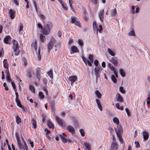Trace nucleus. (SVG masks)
<instances>
[{
	"mask_svg": "<svg viewBox=\"0 0 150 150\" xmlns=\"http://www.w3.org/2000/svg\"><path fill=\"white\" fill-rule=\"evenodd\" d=\"M18 45V41L15 40H13L12 49L16 55H18L20 52Z\"/></svg>",
	"mask_w": 150,
	"mask_h": 150,
	"instance_id": "7ed1b4c3",
	"label": "nucleus"
},
{
	"mask_svg": "<svg viewBox=\"0 0 150 150\" xmlns=\"http://www.w3.org/2000/svg\"><path fill=\"white\" fill-rule=\"evenodd\" d=\"M142 133L144 141H146L148 139L149 137V132L146 131L144 130L143 131Z\"/></svg>",
	"mask_w": 150,
	"mask_h": 150,
	"instance_id": "423d86ee",
	"label": "nucleus"
},
{
	"mask_svg": "<svg viewBox=\"0 0 150 150\" xmlns=\"http://www.w3.org/2000/svg\"><path fill=\"white\" fill-rule=\"evenodd\" d=\"M72 119L75 126H78V123L77 120L74 117H72Z\"/></svg>",
	"mask_w": 150,
	"mask_h": 150,
	"instance_id": "e433bc0d",
	"label": "nucleus"
},
{
	"mask_svg": "<svg viewBox=\"0 0 150 150\" xmlns=\"http://www.w3.org/2000/svg\"><path fill=\"white\" fill-rule=\"evenodd\" d=\"M74 3V1L73 0H69V4L70 7L71 8V9L72 11H73V8L72 7V5Z\"/></svg>",
	"mask_w": 150,
	"mask_h": 150,
	"instance_id": "ea45409f",
	"label": "nucleus"
},
{
	"mask_svg": "<svg viewBox=\"0 0 150 150\" xmlns=\"http://www.w3.org/2000/svg\"><path fill=\"white\" fill-rule=\"evenodd\" d=\"M11 38L10 36L8 35L6 36L4 38V41L5 43L6 44H10V43L9 42L11 41Z\"/></svg>",
	"mask_w": 150,
	"mask_h": 150,
	"instance_id": "dca6fc26",
	"label": "nucleus"
},
{
	"mask_svg": "<svg viewBox=\"0 0 150 150\" xmlns=\"http://www.w3.org/2000/svg\"><path fill=\"white\" fill-rule=\"evenodd\" d=\"M16 101L17 103V105H18V106L19 107L21 108H22L23 109V110H24L25 108L23 107L18 99L16 98Z\"/></svg>",
	"mask_w": 150,
	"mask_h": 150,
	"instance_id": "bb28decb",
	"label": "nucleus"
},
{
	"mask_svg": "<svg viewBox=\"0 0 150 150\" xmlns=\"http://www.w3.org/2000/svg\"><path fill=\"white\" fill-rule=\"evenodd\" d=\"M135 144L136 145V148H139L140 147V145L139 144V142H135Z\"/></svg>",
	"mask_w": 150,
	"mask_h": 150,
	"instance_id": "bf43d9fd",
	"label": "nucleus"
},
{
	"mask_svg": "<svg viewBox=\"0 0 150 150\" xmlns=\"http://www.w3.org/2000/svg\"><path fill=\"white\" fill-rule=\"evenodd\" d=\"M136 7V6H133L131 7L132 12L133 13H134L135 9Z\"/></svg>",
	"mask_w": 150,
	"mask_h": 150,
	"instance_id": "5fc2aeb1",
	"label": "nucleus"
},
{
	"mask_svg": "<svg viewBox=\"0 0 150 150\" xmlns=\"http://www.w3.org/2000/svg\"><path fill=\"white\" fill-rule=\"evenodd\" d=\"M31 123L33 126V128L35 129L36 128V123L35 120L32 118L31 120Z\"/></svg>",
	"mask_w": 150,
	"mask_h": 150,
	"instance_id": "c85d7f7f",
	"label": "nucleus"
},
{
	"mask_svg": "<svg viewBox=\"0 0 150 150\" xmlns=\"http://www.w3.org/2000/svg\"><path fill=\"white\" fill-rule=\"evenodd\" d=\"M118 147V145L117 142L114 141L112 142L111 146V150H116L117 149Z\"/></svg>",
	"mask_w": 150,
	"mask_h": 150,
	"instance_id": "9b49d317",
	"label": "nucleus"
},
{
	"mask_svg": "<svg viewBox=\"0 0 150 150\" xmlns=\"http://www.w3.org/2000/svg\"><path fill=\"white\" fill-rule=\"evenodd\" d=\"M38 59L39 60H41V56L40 55V49H39L38 52Z\"/></svg>",
	"mask_w": 150,
	"mask_h": 150,
	"instance_id": "6e6d98bb",
	"label": "nucleus"
},
{
	"mask_svg": "<svg viewBox=\"0 0 150 150\" xmlns=\"http://www.w3.org/2000/svg\"><path fill=\"white\" fill-rule=\"evenodd\" d=\"M43 89L45 92L46 95H47L48 94V92L47 89L45 87H43Z\"/></svg>",
	"mask_w": 150,
	"mask_h": 150,
	"instance_id": "e2e57ef3",
	"label": "nucleus"
},
{
	"mask_svg": "<svg viewBox=\"0 0 150 150\" xmlns=\"http://www.w3.org/2000/svg\"><path fill=\"white\" fill-rule=\"evenodd\" d=\"M99 28H98V31H99V32L100 33L103 30V28H102V26L101 25H100L99 26Z\"/></svg>",
	"mask_w": 150,
	"mask_h": 150,
	"instance_id": "4d7b16f0",
	"label": "nucleus"
},
{
	"mask_svg": "<svg viewBox=\"0 0 150 150\" xmlns=\"http://www.w3.org/2000/svg\"><path fill=\"white\" fill-rule=\"evenodd\" d=\"M40 39L41 41L42 42H44L45 41V36L42 34L40 35Z\"/></svg>",
	"mask_w": 150,
	"mask_h": 150,
	"instance_id": "473e14b6",
	"label": "nucleus"
},
{
	"mask_svg": "<svg viewBox=\"0 0 150 150\" xmlns=\"http://www.w3.org/2000/svg\"><path fill=\"white\" fill-rule=\"evenodd\" d=\"M13 1L17 6L19 5V4L17 0H13Z\"/></svg>",
	"mask_w": 150,
	"mask_h": 150,
	"instance_id": "13d9d810",
	"label": "nucleus"
},
{
	"mask_svg": "<svg viewBox=\"0 0 150 150\" xmlns=\"http://www.w3.org/2000/svg\"><path fill=\"white\" fill-rule=\"evenodd\" d=\"M128 35L129 36H134V32L133 30H131L129 33Z\"/></svg>",
	"mask_w": 150,
	"mask_h": 150,
	"instance_id": "09e8293b",
	"label": "nucleus"
},
{
	"mask_svg": "<svg viewBox=\"0 0 150 150\" xmlns=\"http://www.w3.org/2000/svg\"><path fill=\"white\" fill-rule=\"evenodd\" d=\"M111 16L115 17L117 14V11L115 9H112L111 10Z\"/></svg>",
	"mask_w": 150,
	"mask_h": 150,
	"instance_id": "2f4dec72",
	"label": "nucleus"
},
{
	"mask_svg": "<svg viewBox=\"0 0 150 150\" xmlns=\"http://www.w3.org/2000/svg\"><path fill=\"white\" fill-rule=\"evenodd\" d=\"M66 129L68 131L72 134H74L75 132L74 128L71 125L67 126Z\"/></svg>",
	"mask_w": 150,
	"mask_h": 150,
	"instance_id": "ddd939ff",
	"label": "nucleus"
},
{
	"mask_svg": "<svg viewBox=\"0 0 150 150\" xmlns=\"http://www.w3.org/2000/svg\"><path fill=\"white\" fill-rule=\"evenodd\" d=\"M111 80L114 83H116L117 82V80L115 76L114 75L111 76Z\"/></svg>",
	"mask_w": 150,
	"mask_h": 150,
	"instance_id": "a19ab883",
	"label": "nucleus"
},
{
	"mask_svg": "<svg viewBox=\"0 0 150 150\" xmlns=\"http://www.w3.org/2000/svg\"><path fill=\"white\" fill-rule=\"evenodd\" d=\"M48 126L49 127L51 128H53L54 126L52 123L50 121H48L47 123Z\"/></svg>",
	"mask_w": 150,
	"mask_h": 150,
	"instance_id": "37998d69",
	"label": "nucleus"
},
{
	"mask_svg": "<svg viewBox=\"0 0 150 150\" xmlns=\"http://www.w3.org/2000/svg\"><path fill=\"white\" fill-rule=\"evenodd\" d=\"M95 94L96 96L98 98L100 99L101 97L102 94L98 90H97L95 91Z\"/></svg>",
	"mask_w": 150,
	"mask_h": 150,
	"instance_id": "a878e982",
	"label": "nucleus"
},
{
	"mask_svg": "<svg viewBox=\"0 0 150 150\" xmlns=\"http://www.w3.org/2000/svg\"><path fill=\"white\" fill-rule=\"evenodd\" d=\"M19 33L20 35H21L22 33H21V31H22L23 29V25L21 23L20 24V25L19 27Z\"/></svg>",
	"mask_w": 150,
	"mask_h": 150,
	"instance_id": "4c0bfd02",
	"label": "nucleus"
},
{
	"mask_svg": "<svg viewBox=\"0 0 150 150\" xmlns=\"http://www.w3.org/2000/svg\"><path fill=\"white\" fill-rule=\"evenodd\" d=\"M115 131L120 142L121 143L123 144V141L122 136L123 130L122 127L120 125L118 126L117 129H115Z\"/></svg>",
	"mask_w": 150,
	"mask_h": 150,
	"instance_id": "f03ea898",
	"label": "nucleus"
},
{
	"mask_svg": "<svg viewBox=\"0 0 150 150\" xmlns=\"http://www.w3.org/2000/svg\"><path fill=\"white\" fill-rule=\"evenodd\" d=\"M16 139H17L18 148L20 150H21L23 148V145L21 143L20 140L18 135H17L16 136Z\"/></svg>",
	"mask_w": 150,
	"mask_h": 150,
	"instance_id": "2eb2a0df",
	"label": "nucleus"
},
{
	"mask_svg": "<svg viewBox=\"0 0 150 150\" xmlns=\"http://www.w3.org/2000/svg\"><path fill=\"white\" fill-rule=\"evenodd\" d=\"M9 13L11 18L12 19H13L15 15V11L12 9H10Z\"/></svg>",
	"mask_w": 150,
	"mask_h": 150,
	"instance_id": "6ab92c4d",
	"label": "nucleus"
},
{
	"mask_svg": "<svg viewBox=\"0 0 150 150\" xmlns=\"http://www.w3.org/2000/svg\"><path fill=\"white\" fill-rule=\"evenodd\" d=\"M23 61L24 63V65L26 66L27 65V63L26 60L25 58H24L23 59Z\"/></svg>",
	"mask_w": 150,
	"mask_h": 150,
	"instance_id": "680f3d73",
	"label": "nucleus"
},
{
	"mask_svg": "<svg viewBox=\"0 0 150 150\" xmlns=\"http://www.w3.org/2000/svg\"><path fill=\"white\" fill-rule=\"evenodd\" d=\"M79 132L80 133L81 135L82 136H83L85 135V132H84V130L83 129H80Z\"/></svg>",
	"mask_w": 150,
	"mask_h": 150,
	"instance_id": "8fccbe9b",
	"label": "nucleus"
},
{
	"mask_svg": "<svg viewBox=\"0 0 150 150\" xmlns=\"http://www.w3.org/2000/svg\"><path fill=\"white\" fill-rule=\"evenodd\" d=\"M39 95L41 99H42L44 97V96L43 94V93L42 92H40L39 93Z\"/></svg>",
	"mask_w": 150,
	"mask_h": 150,
	"instance_id": "603ef678",
	"label": "nucleus"
},
{
	"mask_svg": "<svg viewBox=\"0 0 150 150\" xmlns=\"http://www.w3.org/2000/svg\"><path fill=\"white\" fill-rule=\"evenodd\" d=\"M119 90L122 93H125V91L124 89L122 86H120L119 88Z\"/></svg>",
	"mask_w": 150,
	"mask_h": 150,
	"instance_id": "c03bdc74",
	"label": "nucleus"
},
{
	"mask_svg": "<svg viewBox=\"0 0 150 150\" xmlns=\"http://www.w3.org/2000/svg\"><path fill=\"white\" fill-rule=\"evenodd\" d=\"M93 30L94 31H96V34H98V27L97 25L96 22L95 21H94L93 23Z\"/></svg>",
	"mask_w": 150,
	"mask_h": 150,
	"instance_id": "aec40b11",
	"label": "nucleus"
},
{
	"mask_svg": "<svg viewBox=\"0 0 150 150\" xmlns=\"http://www.w3.org/2000/svg\"><path fill=\"white\" fill-rule=\"evenodd\" d=\"M11 85L12 86L13 88L15 89V90H16V86L15 83L14 82H11Z\"/></svg>",
	"mask_w": 150,
	"mask_h": 150,
	"instance_id": "052dcab7",
	"label": "nucleus"
},
{
	"mask_svg": "<svg viewBox=\"0 0 150 150\" xmlns=\"http://www.w3.org/2000/svg\"><path fill=\"white\" fill-rule=\"evenodd\" d=\"M37 42L36 41L33 42L31 44V46L33 48H34L35 50L37 49Z\"/></svg>",
	"mask_w": 150,
	"mask_h": 150,
	"instance_id": "cd10ccee",
	"label": "nucleus"
},
{
	"mask_svg": "<svg viewBox=\"0 0 150 150\" xmlns=\"http://www.w3.org/2000/svg\"><path fill=\"white\" fill-rule=\"evenodd\" d=\"M108 66L110 69L113 71V72L116 71V69H115L114 67L110 63H109L108 64Z\"/></svg>",
	"mask_w": 150,
	"mask_h": 150,
	"instance_id": "7c9ffc66",
	"label": "nucleus"
},
{
	"mask_svg": "<svg viewBox=\"0 0 150 150\" xmlns=\"http://www.w3.org/2000/svg\"><path fill=\"white\" fill-rule=\"evenodd\" d=\"M113 122L115 123L118 126L119 124V119L116 117H114L113 119Z\"/></svg>",
	"mask_w": 150,
	"mask_h": 150,
	"instance_id": "72a5a7b5",
	"label": "nucleus"
},
{
	"mask_svg": "<svg viewBox=\"0 0 150 150\" xmlns=\"http://www.w3.org/2000/svg\"><path fill=\"white\" fill-rule=\"evenodd\" d=\"M3 62L4 68L5 69H8V64L7 63V60L6 59H4Z\"/></svg>",
	"mask_w": 150,
	"mask_h": 150,
	"instance_id": "c756f323",
	"label": "nucleus"
},
{
	"mask_svg": "<svg viewBox=\"0 0 150 150\" xmlns=\"http://www.w3.org/2000/svg\"><path fill=\"white\" fill-rule=\"evenodd\" d=\"M59 136L61 139L62 141L64 143H65L67 142V139L66 138L67 135L63 133L62 134H59Z\"/></svg>",
	"mask_w": 150,
	"mask_h": 150,
	"instance_id": "9d476101",
	"label": "nucleus"
},
{
	"mask_svg": "<svg viewBox=\"0 0 150 150\" xmlns=\"http://www.w3.org/2000/svg\"><path fill=\"white\" fill-rule=\"evenodd\" d=\"M56 120L58 124L62 126L63 125V122L61 119L58 117L56 116Z\"/></svg>",
	"mask_w": 150,
	"mask_h": 150,
	"instance_id": "412c9836",
	"label": "nucleus"
},
{
	"mask_svg": "<svg viewBox=\"0 0 150 150\" xmlns=\"http://www.w3.org/2000/svg\"><path fill=\"white\" fill-rule=\"evenodd\" d=\"M37 77L38 81H40V72L38 71H37Z\"/></svg>",
	"mask_w": 150,
	"mask_h": 150,
	"instance_id": "de8ad7c7",
	"label": "nucleus"
},
{
	"mask_svg": "<svg viewBox=\"0 0 150 150\" xmlns=\"http://www.w3.org/2000/svg\"><path fill=\"white\" fill-rule=\"evenodd\" d=\"M70 52V53L72 54L78 52L79 50L76 46L73 45L71 47Z\"/></svg>",
	"mask_w": 150,
	"mask_h": 150,
	"instance_id": "1a4fd4ad",
	"label": "nucleus"
},
{
	"mask_svg": "<svg viewBox=\"0 0 150 150\" xmlns=\"http://www.w3.org/2000/svg\"><path fill=\"white\" fill-rule=\"evenodd\" d=\"M77 79L76 76H72L69 77L68 80L70 82L71 85H72L77 80Z\"/></svg>",
	"mask_w": 150,
	"mask_h": 150,
	"instance_id": "6e6552de",
	"label": "nucleus"
},
{
	"mask_svg": "<svg viewBox=\"0 0 150 150\" xmlns=\"http://www.w3.org/2000/svg\"><path fill=\"white\" fill-rule=\"evenodd\" d=\"M94 64L96 66H97L98 64V62L97 60H96L94 61Z\"/></svg>",
	"mask_w": 150,
	"mask_h": 150,
	"instance_id": "774afa93",
	"label": "nucleus"
},
{
	"mask_svg": "<svg viewBox=\"0 0 150 150\" xmlns=\"http://www.w3.org/2000/svg\"><path fill=\"white\" fill-rule=\"evenodd\" d=\"M48 75L50 78L52 79L53 78V75L52 71L51 70H50L47 73Z\"/></svg>",
	"mask_w": 150,
	"mask_h": 150,
	"instance_id": "79ce46f5",
	"label": "nucleus"
},
{
	"mask_svg": "<svg viewBox=\"0 0 150 150\" xmlns=\"http://www.w3.org/2000/svg\"><path fill=\"white\" fill-rule=\"evenodd\" d=\"M139 8H136L135 10L134 11V13H137L139 12Z\"/></svg>",
	"mask_w": 150,
	"mask_h": 150,
	"instance_id": "69168bd1",
	"label": "nucleus"
},
{
	"mask_svg": "<svg viewBox=\"0 0 150 150\" xmlns=\"http://www.w3.org/2000/svg\"><path fill=\"white\" fill-rule=\"evenodd\" d=\"M116 96L117 101L120 102H123V100L122 97L119 93H117L116 95Z\"/></svg>",
	"mask_w": 150,
	"mask_h": 150,
	"instance_id": "a211bd4d",
	"label": "nucleus"
},
{
	"mask_svg": "<svg viewBox=\"0 0 150 150\" xmlns=\"http://www.w3.org/2000/svg\"><path fill=\"white\" fill-rule=\"evenodd\" d=\"M100 68L98 67H96L95 68L94 72L96 76V79L97 81V78L100 77L99 73H100Z\"/></svg>",
	"mask_w": 150,
	"mask_h": 150,
	"instance_id": "4468645a",
	"label": "nucleus"
},
{
	"mask_svg": "<svg viewBox=\"0 0 150 150\" xmlns=\"http://www.w3.org/2000/svg\"><path fill=\"white\" fill-rule=\"evenodd\" d=\"M61 5L62 7V8L65 10H67V8L66 6V4H64V3H61Z\"/></svg>",
	"mask_w": 150,
	"mask_h": 150,
	"instance_id": "49530a36",
	"label": "nucleus"
},
{
	"mask_svg": "<svg viewBox=\"0 0 150 150\" xmlns=\"http://www.w3.org/2000/svg\"><path fill=\"white\" fill-rule=\"evenodd\" d=\"M110 61L113 63L115 66H117V65L118 60L115 57H112L110 60Z\"/></svg>",
	"mask_w": 150,
	"mask_h": 150,
	"instance_id": "f3484780",
	"label": "nucleus"
},
{
	"mask_svg": "<svg viewBox=\"0 0 150 150\" xmlns=\"http://www.w3.org/2000/svg\"><path fill=\"white\" fill-rule=\"evenodd\" d=\"M96 100L98 108L100 111H102L103 109V108L100 103L99 100L98 99H96Z\"/></svg>",
	"mask_w": 150,
	"mask_h": 150,
	"instance_id": "5701e85b",
	"label": "nucleus"
},
{
	"mask_svg": "<svg viewBox=\"0 0 150 150\" xmlns=\"http://www.w3.org/2000/svg\"><path fill=\"white\" fill-rule=\"evenodd\" d=\"M29 89L33 93H35V90L34 87L32 85H30L29 86Z\"/></svg>",
	"mask_w": 150,
	"mask_h": 150,
	"instance_id": "a18cd8bd",
	"label": "nucleus"
},
{
	"mask_svg": "<svg viewBox=\"0 0 150 150\" xmlns=\"http://www.w3.org/2000/svg\"><path fill=\"white\" fill-rule=\"evenodd\" d=\"M44 26L51 30L52 28L53 25L52 23L49 22H48L46 25H44Z\"/></svg>",
	"mask_w": 150,
	"mask_h": 150,
	"instance_id": "4be33fe9",
	"label": "nucleus"
},
{
	"mask_svg": "<svg viewBox=\"0 0 150 150\" xmlns=\"http://www.w3.org/2000/svg\"><path fill=\"white\" fill-rule=\"evenodd\" d=\"M56 41L54 38L52 37L50 39V41L47 45L48 52L49 53L50 50H51L54 45L56 43Z\"/></svg>",
	"mask_w": 150,
	"mask_h": 150,
	"instance_id": "39448f33",
	"label": "nucleus"
},
{
	"mask_svg": "<svg viewBox=\"0 0 150 150\" xmlns=\"http://www.w3.org/2000/svg\"><path fill=\"white\" fill-rule=\"evenodd\" d=\"M40 17L42 19H45V16L42 14L40 15Z\"/></svg>",
	"mask_w": 150,
	"mask_h": 150,
	"instance_id": "338daca9",
	"label": "nucleus"
},
{
	"mask_svg": "<svg viewBox=\"0 0 150 150\" xmlns=\"http://www.w3.org/2000/svg\"><path fill=\"white\" fill-rule=\"evenodd\" d=\"M6 73L7 76L6 77V79H7V80L9 82H11L12 81V80L10 76L9 72L8 71Z\"/></svg>",
	"mask_w": 150,
	"mask_h": 150,
	"instance_id": "f704fd0d",
	"label": "nucleus"
},
{
	"mask_svg": "<svg viewBox=\"0 0 150 150\" xmlns=\"http://www.w3.org/2000/svg\"><path fill=\"white\" fill-rule=\"evenodd\" d=\"M16 123L18 124L21 122V119L18 115L16 116Z\"/></svg>",
	"mask_w": 150,
	"mask_h": 150,
	"instance_id": "58836bf2",
	"label": "nucleus"
},
{
	"mask_svg": "<svg viewBox=\"0 0 150 150\" xmlns=\"http://www.w3.org/2000/svg\"><path fill=\"white\" fill-rule=\"evenodd\" d=\"M104 13L103 10H101L100 11L98 16L100 21L101 22H103V21Z\"/></svg>",
	"mask_w": 150,
	"mask_h": 150,
	"instance_id": "f8f14e48",
	"label": "nucleus"
},
{
	"mask_svg": "<svg viewBox=\"0 0 150 150\" xmlns=\"http://www.w3.org/2000/svg\"><path fill=\"white\" fill-rule=\"evenodd\" d=\"M77 42L79 45L81 46H83V40H79Z\"/></svg>",
	"mask_w": 150,
	"mask_h": 150,
	"instance_id": "3c124183",
	"label": "nucleus"
},
{
	"mask_svg": "<svg viewBox=\"0 0 150 150\" xmlns=\"http://www.w3.org/2000/svg\"><path fill=\"white\" fill-rule=\"evenodd\" d=\"M70 22L71 24H74L76 25L79 28L81 27V25L79 19L76 17L71 16Z\"/></svg>",
	"mask_w": 150,
	"mask_h": 150,
	"instance_id": "20e7f679",
	"label": "nucleus"
},
{
	"mask_svg": "<svg viewBox=\"0 0 150 150\" xmlns=\"http://www.w3.org/2000/svg\"><path fill=\"white\" fill-rule=\"evenodd\" d=\"M50 29L44 26L43 29L42 30V33L45 35H48L50 33Z\"/></svg>",
	"mask_w": 150,
	"mask_h": 150,
	"instance_id": "0eeeda50",
	"label": "nucleus"
},
{
	"mask_svg": "<svg viewBox=\"0 0 150 150\" xmlns=\"http://www.w3.org/2000/svg\"><path fill=\"white\" fill-rule=\"evenodd\" d=\"M119 72L122 76V77H125V72L123 69H119Z\"/></svg>",
	"mask_w": 150,
	"mask_h": 150,
	"instance_id": "b1692460",
	"label": "nucleus"
},
{
	"mask_svg": "<svg viewBox=\"0 0 150 150\" xmlns=\"http://www.w3.org/2000/svg\"><path fill=\"white\" fill-rule=\"evenodd\" d=\"M81 57L86 65H88L90 66H92V63L93 61V55L91 54H89L88 56V59L86 58L83 55H82Z\"/></svg>",
	"mask_w": 150,
	"mask_h": 150,
	"instance_id": "f257e3e1",
	"label": "nucleus"
},
{
	"mask_svg": "<svg viewBox=\"0 0 150 150\" xmlns=\"http://www.w3.org/2000/svg\"><path fill=\"white\" fill-rule=\"evenodd\" d=\"M83 145L85 146L86 148L88 150H90L91 149V145L89 143L86 142H84L83 143Z\"/></svg>",
	"mask_w": 150,
	"mask_h": 150,
	"instance_id": "393cba45",
	"label": "nucleus"
},
{
	"mask_svg": "<svg viewBox=\"0 0 150 150\" xmlns=\"http://www.w3.org/2000/svg\"><path fill=\"white\" fill-rule=\"evenodd\" d=\"M108 52L111 56H115V53L109 48L108 49Z\"/></svg>",
	"mask_w": 150,
	"mask_h": 150,
	"instance_id": "c9c22d12",
	"label": "nucleus"
},
{
	"mask_svg": "<svg viewBox=\"0 0 150 150\" xmlns=\"http://www.w3.org/2000/svg\"><path fill=\"white\" fill-rule=\"evenodd\" d=\"M33 3L34 5V6L35 7V9L36 10V11H37L38 10V8H37V6L36 5V4L35 1H33Z\"/></svg>",
	"mask_w": 150,
	"mask_h": 150,
	"instance_id": "0e129e2a",
	"label": "nucleus"
},
{
	"mask_svg": "<svg viewBox=\"0 0 150 150\" xmlns=\"http://www.w3.org/2000/svg\"><path fill=\"white\" fill-rule=\"evenodd\" d=\"M125 111L127 114L128 116H130L131 115V114H130V113L129 109L128 108H125Z\"/></svg>",
	"mask_w": 150,
	"mask_h": 150,
	"instance_id": "864d4df0",
	"label": "nucleus"
}]
</instances>
